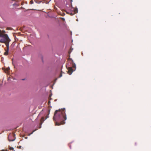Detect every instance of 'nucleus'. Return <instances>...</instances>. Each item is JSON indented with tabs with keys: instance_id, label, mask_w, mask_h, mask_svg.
<instances>
[{
	"instance_id": "2",
	"label": "nucleus",
	"mask_w": 151,
	"mask_h": 151,
	"mask_svg": "<svg viewBox=\"0 0 151 151\" xmlns=\"http://www.w3.org/2000/svg\"><path fill=\"white\" fill-rule=\"evenodd\" d=\"M65 10L67 13L71 15H73L78 12L77 9L73 7L72 4L70 2L66 4Z\"/></svg>"
},
{
	"instance_id": "17",
	"label": "nucleus",
	"mask_w": 151,
	"mask_h": 151,
	"mask_svg": "<svg viewBox=\"0 0 151 151\" xmlns=\"http://www.w3.org/2000/svg\"><path fill=\"white\" fill-rule=\"evenodd\" d=\"M62 19H63V20H65V19L63 18H62Z\"/></svg>"
},
{
	"instance_id": "1",
	"label": "nucleus",
	"mask_w": 151,
	"mask_h": 151,
	"mask_svg": "<svg viewBox=\"0 0 151 151\" xmlns=\"http://www.w3.org/2000/svg\"><path fill=\"white\" fill-rule=\"evenodd\" d=\"M53 119L55 121L62 120L63 121V123H65L64 121L66 119L65 108L56 110L54 113Z\"/></svg>"
},
{
	"instance_id": "12",
	"label": "nucleus",
	"mask_w": 151,
	"mask_h": 151,
	"mask_svg": "<svg viewBox=\"0 0 151 151\" xmlns=\"http://www.w3.org/2000/svg\"><path fill=\"white\" fill-rule=\"evenodd\" d=\"M61 124H60V123H55V125H60Z\"/></svg>"
},
{
	"instance_id": "6",
	"label": "nucleus",
	"mask_w": 151,
	"mask_h": 151,
	"mask_svg": "<svg viewBox=\"0 0 151 151\" xmlns=\"http://www.w3.org/2000/svg\"><path fill=\"white\" fill-rule=\"evenodd\" d=\"M7 47V50L6 52L4 53V55H7L8 53V52L9 50V45L8 44H7L6 45Z\"/></svg>"
},
{
	"instance_id": "3",
	"label": "nucleus",
	"mask_w": 151,
	"mask_h": 151,
	"mask_svg": "<svg viewBox=\"0 0 151 151\" xmlns=\"http://www.w3.org/2000/svg\"><path fill=\"white\" fill-rule=\"evenodd\" d=\"M0 42L5 43L6 45L8 44L9 45V42L10 41L8 36L7 34L4 35L0 34Z\"/></svg>"
},
{
	"instance_id": "5",
	"label": "nucleus",
	"mask_w": 151,
	"mask_h": 151,
	"mask_svg": "<svg viewBox=\"0 0 151 151\" xmlns=\"http://www.w3.org/2000/svg\"><path fill=\"white\" fill-rule=\"evenodd\" d=\"M68 73L69 75H71L73 71H74V70L72 69V67H69L68 68Z\"/></svg>"
},
{
	"instance_id": "11",
	"label": "nucleus",
	"mask_w": 151,
	"mask_h": 151,
	"mask_svg": "<svg viewBox=\"0 0 151 151\" xmlns=\"http://www.w3.org/2000/svg\"><path fill=\"white\" fill-rule=\"evenodd\" d=\"M30 4H32L33 3V0H31L30 1Z\"/></svg>"
},
{
	"instance_id": "15",
	"label": "nucleus",
	"mask_w": 151,
	"mask_h": 151,
	"mask_svg": "<svg viewBox=\"0 0 151 151\" xmlns=\"http://www.w3.org/2000/svg\"><path fill=\"white\" fill-rule=\"evenodd\" d=\"M50 103V101H49L48 102V104L49 105V104Z\"/></svg>"
},
{
	"instance_id": "9",
	"label": "nucleus",
	"mask_w": 151,
	"mask_h": 151,
	"mask_svg": "<svg viewBox=\"0 0 151 151\" xmlns=\"http://www.w3.org/2000/svg\"><path fill=\"white\" fill-rule=\"evenodd\" d=\"M10 70L9 68L8 67L6 68V70H5V73H6L8 71Z\"/></svg>"
},
{
	"instance_id": "19",
	"label": "nucleus",
	"mask_w": 151,
	"mask_h": 151,
	"mask_svg": "<svg viewBox=\"0 0 151 151\" xmlns=\"http://www.w3.org/2000/svg\"><path fill=\"white\" fill-rule=\"evenodd\" d=\"M22 80H24V79H23Z\"/></svg>"
},
{
	"instance_id": "16",
	"label": "nucleus",
	"mask_w": 151,
	"mask_h": 151,
	"mask_svg": "<svg viewBox=\"0 0 151 151\" xmlns=\"http://www.w3.org/2000/svg\"><path fill=\"white\" fill-rule=\"evenodd\" d=\"M71 60V62H72V63H73V60Z\"/></svg>"
},
{
	"instance_id": "8",
	"label": "nucleus",
	"mask_w": 151,
	"mask_h": 151,
	"mask_svg": "<svg viewBox=\"0 0 151 151\" xmlns=\"http://www.w3.org/2000/svg\"><path fill=\"white\" fill-rule=\"evenodd\" d=\"M43 0H35V2L37 3L40 4Z\"/></svg>"
},
{
	"instance_id": "4",
	"label": "nucleus",
	"mask_w": 151,
	"mask_h": 151,
	"mask_svg": "<svg viewBox=\"0 0 151 151\" xmlns=\"http://www.w3.org/2000/svg\"><path fill=\"white\" fill-rule=\"evenodd\" d=\"M15 134H10L8 136V139L9 141H13L15 139Z\"/></svg>"
},
{
	"instance_id": "14",
	"label": "nucleus",
	"mask_w": 151,
	"mask_h": 151,
	"mask_svg": "<svg viewBox=\"0 0 151 151\" xmlns=\"http://www.w3.org/2000/svg\"><path fill=\"white\" fill-rule=\"evenodd\" d=\"M9 149L10 150H13L14 149L13 147H10L9 148Z\"/></svg>"
},
{
	"instance_id": "13",
	"label": "nucleus",
	"mask_w": 151,
	"mask_h": 151,
	"mask_svg": "<svg viewBox=\"0 0 151 151\" xmlns=\"http://www.w3.org/2000/svg\"><path fill=\"white\" fill-rule=\"evenodd\" d=\"M73 68H74L75 69H76V65L75 64L73 65Z\"/></svg>"
},
{
	"instance_id": "18",
	"label": "nucleus",
	"mask_w": 151,
	"mask_h": 151,
	"mask_svg": "<svg viewBox=\"0 0 151 151\" xmlns=\"http://www.w3.org/2000/svg\"><path fill=\"white\" fill-rule=\"evenodd\" d=\"M32 133H33V132H32L31 133V134H32Z\"/></svg>"
},
{
	"instance_id": "10",
	"label": "nucleus",
	"mask_w": 151,
	"mask_h": 151,
	"mask_svg": "<svg viewBox=\"0 0 151 151\" xmlns=\"http://www.w3.org/2000/svg\"><path fill=\"white\" fill-rule=\"evenodd\" d=\"M45 120H44V117H42L41 119V121L42 122V123Z\"/></svg>"
},
{
	"instance_id": "7",
	"label": "nucleus",
	"mask_w": 151,
	"mask_h": 151,
	"mask_svg": "<svg viewBox=\"0 0 151 151\" xmlns=\"http://www.w3.org/2000/svg\"><path fill=\"white\" fill-rule=\"evenodd\" d=\"M5 32V31L4 30L1 31L0 29V34L2 35H4L5 34L4 33Z\"/></svg>"
}]
</instances>
